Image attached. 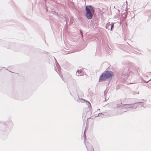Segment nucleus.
<instances>
[{
	"instance_id": "12",
	"label": "nucleus",
	"mask_w": 151,
	"mask_h": 151,
	"mask_svg": "<svg viewBox=\"0 0 151 151\" xmlns=\"http://www.w3.org/2000/svg\"><path fill=\"white\" fill-rule=\"evenodd\" d=\"M80 32H81V34L82 35V37H83V33H82V31L81 30H80Z\"/></svg>"
},
{
	"instance_id": "25",
	"label": "nucleus",
	"mask_w": 151,
	"mask_h": 151,
	"mask_svg": "<svg viewBox=\"0 0 151 151\" xmlns=\"http://www.w3.org/2000/svg\"><path fill=\"white\" fill-rule=\"evenodd\" d=\"M100 110V109H98V110Z\"/></svg>"
},
{
	"instance_id": "20",
	"label": "nucleus",
	"mask_w": 151,
	"mask_h": 151,
	"mask_svg": "<svg viewBox=\"0 0 151 151\" xmlns=\"http://www.w3.org/2000/svg\"><path fill=\"white\" fill-rule=\"evenodd\" d=\"M103 114H100V116L102 115Z\"/></svg>"
},
{
	"instance_id": "4",
	"label": "nucleus",
	"mask_w": 151,
	"mask_h": 151,
	"mask_svg": "<svg viewBox=\"0 0 151 151\" xmlns=\"http://www.w3.org/2000/svg\"><path fill=\"white\" fill-rule=\"evenodd\" d=\"M55 70L58 73L60 77L62 78L63 80V75L60 74L61 72L60 67L58 63L57 62L56 64Z\"/></svg>"
},
{
	"instance_id": "9",
	"label": "nucleus",
	"mask_w": 151,
	"mask_h": 151,
	"mask_svg": "<svg viewBox=\"0 0 151 151\" xmlns=\"http://www.w3.org/2000/svg\"><path fill=\"white\" fill-rule=\"evenodd\" d=\"M141 102V103H142V106H141V105L140 104H137L135 105V106H137V107H142V106H143V102Z\"/></svg>"
},
{
	"instance_id": "19",
	"label": "nucleus",
	"mask_w": 151,
	"mask_h": 151,
	"mask_svg": "<svg viewBox=\"0 0 151 151\" xmlns=\"http://www.w3.org/2000/svg\"><path fill=\"white\" fill-rule=\"evenodd\" d=\"M84 133L85 132V131H84ZM84 135H85V134H84Z\"/></svg>"
},
{
	"instance_id": "24",
	"label": "nucleus",
	"mask_w": 151,
	"mask_h": 151,
	"mask_svg": "<svg viewBox=\"0 0 151 151\" xmlns=\"http://www.w3.org/2000/svg\"><path fill=\"white\" fill-rule=\"evenodd\" d=\"M126 3H127V1H126Z\"/></svg>"
},
{
	"instance_id": "13",
	"label": "nucleus",
	"mask_w": 151,
	"mask_h": 151,
	"mask_svg": "<svg viewBox=\"0 0 151 151\" xmlns=\"http://www.w3.org/2000/svg\"><path fill=\"white\" fill-rule=\"evenodd\" d=\"M106 93H107L105 91H104V95L105 96L106 94Z\"/></svg>"
},
{
	"instance_id": "5",
	"label": "nucleus",
	"mask_w": 151,
	"mask_h": 151,
	"mask_svg": "<svg viewBox=\"0 0 151 151\" xmlns=\"http://www.w3.org/2000/svg\"><path fill=\"white\" fill-rule=\"evenodd\" d=\"M85 145L88 151H94L93 147L89 142H86Z\"/></svg>"
},
{
	"instance_id": "7",
	"label": "nucleus",
	"mask_w": 151,
	"mask_h": 151,
	"mask_svg": "<svg viewBox=\"0 0 151 151\" xmlns=\"http://www.w3.org/2000/svg\"><path fill=\"white\" fill-rule=\"evenodd\" d=\"M87 7L88 9H90L92 11H94L95 10L93 9V8L91 5H88L86 6L85 8V9Z\"/></svg>"
},
{
	"instance_id": "14",
	"label": "nucleus",
	"mask_w": 151,
	"mask_h": 151,
	"mask_svg": "<svg viewBox=\"0 0 151 151\" xmlns=\"http://www.w3.org/2000/svg\"><path fill=\"white\" fill-rule=\"evenodd\" d=\"M133 73V72H132V71H130L129 72V74H130V73Z\"/></svg>"
},
{
	"instance_id": "21",
	"label": "nucleus",
	"mask_w": 151,
	"mask_h": 151,
	"mask_svg": "<svg viewBox=\"0 0 151 151\" xmlns=\"http://www.w3.org/2000/svg\"><path fill=\"white\" fill-rule=\"evenodd\" d=\"M149 81H148L147 82V83H148V82H149Z\"/></svg>"
},
{
	"instance_id": "22",
	"label": "nucleus",
	"mask_w": 151,
	"mask_h": 151,
	"mask_svg": "<svg viewBox=\"0 0 151 151\" xmlns=\"http://www.w3.org/2000/svg\"><path fill=\"white\" fill-rule=\"evenodd\" d=\"M149 81H148L147 82V83H148V82H149Z\"/></svg>"
},
{
	"instance_id": "15",
	"label": "nucleus",
	"mask_w": 151,
	"mask_h": 151,
	"mask_svg": "<svg viewBox=\"0 0 151 151\" xmlns=\"http://www.w3.org/2000/svg\"><path fill=\"white\" fill-rule=\"evenodd\" d=\"M70 94H71V95H72V93H71V92H70Z\"/></svg>"
},
{
	"instance_id": "11",
	"label": "nucleus",
	"mask_w": 151,
	"mask_h": 151,
	"mask_svg": "<svg viewBox=\"0 0 151 151\" xmlns=\"http://www.w3.org/2000/svg\"><path fill=\"white\" fill-rule=\"evenodd\" d=\"M100 114H103L102 113H100L98 114L97 116H100Z\"/></svg>"
},
{
	"instance_id": "16",
	"label": "nucleus",
	"mask_w": 151,
	"mask_h": 151,
	"mask_svg": "<svg viewBox=\"0 0 151 151\" xmlns=\"http://www.w3.org/2000/svg\"><path fill=\"white\" fill-rule=\"evenodd\" d=\"M88 103H89V104L91 106V104H90V103L89 102H88Z\"/></svg>"
},
{
	"instance_id": "3",
	"label": "nucleus",
	"mask_w": 151,
	"mask_h": 151,
	"mask_svg": "<svg viewBox=\"0 0 151 151\" xmlns=\"http://www.w3.org/2000/svg\"><path fill=\"white\" fill-rule=\"evenodd\" d=\"M86 16L88 19H90L92 18L93 14L94 11H92L90 9H88L87 7L86 9Z\"/></svg>"
},
{
	"instance_id": "23",
	"label": "nucleus",
	"mask_w": 151,
	"mask_h": 151,
	"mask_svg": "<svg viewBox=\"0 0 151 151\" xmlns=\"http://www.w3.org/2000/svg\"><path fill=\"white\" fill-rule=\"evenodd\" d=\"M149 81H148L147 82V83H148V82H149Z\"/></svg>"
},
{
	"instance_id": "8",
	"label": "nucleus",
	"mask_w": 151,
	"mask_h": 151,
	"mask_svg": "<svg viewBox=\"0 0 151 151\" xmlns=\"http://www.w3.org/2000/svg\"><path fill=\"white\" fill-rule=\"evenodd\" d=\"M110 25V22H109L106 24V29H109V27Z\"/></svg>"
},
{
	"instance_id": "10",
	"label": "nucleus",
	"mask_w": 151,
	"mask_h": 151,
	"mask_svg": "<svg viewBox=\"0 0 151 151\" xmlns=\"http://www.w3.org/2000/svg\"><path fill=\"white\" fill-rule=\"evenodd\" d=\"M110 25H111L110 29L111 30H112L114 26V24L113 23L110 24Z\"/></svg>"
},
{
	"instance_id": "18",
	"label": "nucleus",
	"mask_w": 151,
	"mask_h": 151,
	"mask_svg": "<svg viewBox=\"0 0 151 151\" xmlns=\"http://www.w3.org/2000/svg\"><path fill=\"white\" fill-rule=\"evenodd\" d=\"M66 24H67V22L66 21Z\"/></svg>"
},
{
	"instance_id": "2",
	"label": "nucleus",
	"mask_w": 151,
	"mask_h": 151,
	"mask_svg": "<svg viewBox=\"0 0 151 151\" xmlns=\"http://www.w3.org/2000/svg\"><path fill=\"white\" fill-rule=\"evenodd\" d=\"M113 75V73L111 71L105 70L99 77V82L105 81L106 80L112 78Z\"/></svg>"
},
{
	"instance_id": "17",
	"label": "nucleus",
	"mask_w": 151,
	"mask_h": 151,
	"mask_svg": "<svg viewBox=\"0 0 151 151\" xmlns=\"http://www.w3.org/2000/svg\"><path fill=\"white\" fill-rule=\"evenodd\" d=\"M55 58V61H56V59H55V58Z\"/></svg>"
},
{
	"instance_id": "1",
	"label": "nucleus",
	"mask_w": 151,
	"mask_h": 151,
	"mask_svg": "<svg viewBox=\"0 0 151 151\" xmlns=\"http://www.w3.org/2000/svg\"><path fill=\"white\" fill-rule=\"evenodd\" d=\"M140 104L141 106L142 104L141 102H136L134 104H122V102L121 104H117V107L118 108H120L122 109H123L124 112H126L132 109H135L137 108V106L135 105L137 104Z\"/></svg>"
},
{
	"instance_id": "6",
	"label": "nucleus",
	"mask_w": 151,
	"mask_h": 151,
	"mask_svg": "<svg viewBox=\"0 0 151 151\" xmlns=\"http://www.w3.org/2000/svg\"><path fill=\"white\" fill-rule=\"evenodd\" d=\"M76 75L78 76H83L84 75V73L81 70H78L77 71Z\"/></svg>"
}]
</instances>
